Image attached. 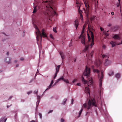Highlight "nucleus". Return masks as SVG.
I'll use <instances>...</instances> for the list:
<instances>
[{
	"label": "nucleus",
	"mask_w": 122,
	"mask_h": 122,
	"mask_svg": "<svg viewBox=\"0 0 122 122\" xmlns=\"http://www.w3.org/2000/svg\"><path fill=\"white\" fill-rule=\"evenodd\" d=\"M62 56V57H61V58H62V59L63 60V59H64L65 58V56Z\"/></svg>",
	"instance_id": "48"
},
{
	"label": "nucleus",
	"mask_w": 122,
	"mask_h": 122,
	"mask_svg": "<svg viewBox=\"0 0 122 122\" xmlns=\"http://www.w3.org/2000/svg\"><path fill=\"white\" fill-rule=\"evenodd\" d=\"M90 74V69L87 67V66H86L85 70L84 71L83 74L84 76H86V77L88 78L89 80L88 82L87 83L88 86L89 85V84L91 85L93 83L92 78L91 77L89 78Z\"/></svg>",
	"instance_id": "5"
},
{
	"label": "nucleus",
	"mask_w": 122,
	"mask_h": 122,
	"mask_svg": "<svg viewBox=\"0 0 122 122\" xmlns=\"http://www.w3.org/2000/svg\"><path fill=\"white\" fill-rule=\"evenodd\" d=\"M53 82H54L53 80H52L51 81V83L48 86H47V88L45 90L44 92L43 93V94H44V92L45 91H46L52 88L53 86V85H52L53 84Z\"/></svg>",
	"instance_id": "7"
},
{
	"label": "nucleus",
	"mask_w": 122,
	"mask_h": 122,
	"mask_svg": "<svg viewBox=\"0 0 122 122\" xmlns=\"http://www.w3.org/2000/svg\"><path fill=\"white\" fill-rule=\"evenodd\" d=\"M82 81L83 83L84 84H86L87 83V81L86 80H85L84 78L83 77H82Z\"/></svg>",
	"instance_id": "15"
},
{
	"label": "nucleus",
	"mask_w": 122,
	"mask_h": 122,
	"mask_svg": "<svg viewBox=\"0 0 122 122\" xmlns=\"http://www.w3.org/2000/svg\"><path fill=\"white\" fill-rule=\"evenodd\" d=\"M53 111V110H50L49 111V112H48V114H49L50 113L52 112Z\"/></svg>",
	"instance_id": "39"
},
{
	"label": "nucleus",
	"mask_w": 122,
	"mask_h": 122,
	"mask_svg": "<svg viewBox=\"0 0 122 122\" xmlns=\"http://www.w3.org/2000/svg\"><path fill=\"white\" fill-rule=\"evenodd\" d=\"M76 6H77V7L78 8V10L79 11L80 10L81 11V10H80V7L81 6L80 4H77Z\"/></svg>",
	"instance_id": "23"
},
{
	"label": "nucleus",
	"mask_w": 122,
	"mask_h": 122,
	"mask_svg": "<svg viewBox=\"0 0 122 122\" xmlns=\"http://www.w3.org/2000/svg\"><path fill=\"white\" fill-rule=\"evenodd\" d=\"M35 122V121H34V120H32V121H31V122Z\"/></svg>",
	"instance_id": "60"
},
{
	"label": "nucleus",
	"mask_w": 122,
	"mask_h": 122,
	"mask_svg": "<svg viewBox=\"0 0 122 122\" xmlns=\"http://www.w3.org/2000/svg\"><path fill=\"white\" fill-rule=\"evenodd\" d=\"M53 30L55 32H57L56 29L54 28H53Z\"/></svg>",
	"instance_id": "38"
},
{
	"label": "nucleus",
	"mask_w": 122,
	"mask_h": 122,
	"mask_svg": "<svg viewBox=\"0 0 122 122\" xmlns=\"http://www.w3.org/2000/svg\"><path fill=\"white\" fill-rule=\"evenodd\" d=\"M97 106L95 100L93 98L89 99L87 102L84 104L82 107L87 108L89 110L91 109L93 106L97 107Z\"/></svg>",
	"instance_id": "4"
},
{
	"label": "nucleus",
	"mask_w": 122,
	"mask_h": 122,
	"mask_svg": "<svg viewBox=\"0 0 122 122\" xmlns=\"http://www.w3.org/2000/svg\"><path fill=\"white\" fill-rule=\"evenodd\" d=\"M60 79H59L56 80V82L57 83H58V82L59 81H60V80H59Z\"/></svg>",
	"instance_id": "36"
},
{
	"label": "nucleus",
	"mask_w": 122,
	"mask_h": 122,
	"mask_svg": "<svg viewBox=\"0 0 122 122\" xmlns=\"http://www.w3.org/2000/svg\"><path fill=\"white\" fill-rule=\"evenodd\" d=\"M114 74V72L112 71H110L109 72L108 74L109 76H111L113 75Z\"/></svg>",
	"instance_id": "18"
},
{
	"label": "nucleus",
	"mask_w": 122,
	"mask_h": 122,
	"mask_svg": "<svg viewBox=\"0 0 122 122\" xmlns=\"http://www.w3.org/2000/svg\"><path fill=\"white\" fill-rule=\"evenodd\" d=\"M76 58H75V59H74V62H76Z\"/></svg>",
	"instance_id": "59"
},
{
	"label": "nucleus",
	"mask_w": 122,
	"mask_h": 122,
	"mask_svg": "<svg viewBox=\"0 0 122 122\" xmlns=\"http://www.w3.org/2000/svg\"><path fill=\"white\" fill-rule=\"evenodd\" d=\"M71 104L72 105L73 104V102H74V100H73V99H71Z\"/></svg>",
	"instance_id": "41"
},
{
	"label": "nucleus",
	"mask_w": 122,
	"mask_h": 122,
	"mask_svg": "<svg viewBox=\"0 0 122 122\" xmlns=\"http://www.w3.org/2000/svg\"><path fill=\"white\" fill-rule=\"evenodd\" d=\"M57 83L55 82L54 84L53 85V86H55L56 84Z\"/></svg>",
	"instance_id": "52"
},
{
	"label": "nucleus",
	"mask_w": 122,
	"mask_h": 122,
	"mask_svg": "<svg viewBox=\"0 0 122 122\" xmlns=\"http://www.w3.org/2000/svg\"><path fill=\"white\" fill-rule=\"evenodd\" d=\"M32 92L31 91H29L28 92H27V94H28V95H29V94H30Z\"/></svg>",
	"instance_id": "34"
},
{
	"label": "nucleus",
	"mask_w": 122,
	"mask_h": 122,
	"mask_svg": "<svg viewBox=\"0 0 122 122\" xmlns=\"http://www.w3.org/2000/svg\"><path fill=\"white\" fill-rule=\"evenodd\" d=\"M67 100V99L66 98H65L64 99L63 101L62 102V104L63 105H64L66 104V102Z\"/></svg>",
	"instance_id": "19"
},
{
	"label": "nucleus",
	"mask_w": 122,
	"mask_h": 122,
	"mask_svg": "<svg viewBox=\"0 0 122 122\" xmlns=\"http://www.w3.org/2000/svg\"><path fill=\"white\" fill-rule=\"evenodd\" d=\"M36 6H34V10L33 12V13H35L36 11Z\"/></svg>",
	"instance_id": "22"
},
{
	"label": "nucleus",
	"mask_w": 122,
	"mask_h": 122,
	"mask_svg": "<svg viewBox=\"0 0 122 122\" xmlns=\"http://www.w3.org/2000/svg\"><path fill=\"white\" fill-rule=\"evenodd\" d=\"M24 59L22 57L20 58V60L22 61H23L24 60Z\"/></svg>",
	"instance_id": "45"
},
{
	"label": "nucleus",
	"mask_w": 122,
	"mask_h": 122,
	"mask_svg": "<svg viewBox=\"0 0 122 122\" xmlns=\"http://www.w3.org/2000/svg\"><path fill=\"white\" fill-rule=\"evenodd\" d=\"M84 11L86 15L87 16L88 14L90 13V11L89 10V7L87 8H86V9L84 10Z\"/></svg>",
	"instance_id": "9"
},
{
	"label": "nucleus",
	"mask_w": 122,
	"mask_h": 122,
	"mask_svg": "<svg viewBox=\"0 0 122 122\" xmlns=\"http://www.w3.org/2000/svg\"><path fill=\"white\" fill-rule=\"evenodd\" d=\"M40 96H37V99H38L37 102H38V104H39L40 101ZM37 106H38V105H37Z\"/></svg>",
	"instance_id": "21"
},
{
	"label": "nucleus",
	"mask_w": 122,
	"mask_h": 122,
	"mask_svg": "<svg viewBox=\"0 0 122 122\" xmlns=\"http://www.w3.org/2000/svg\"><path fill=\"white\" fill-rule=\"evenodd\" d=\"M34 27L36 29V38L37 41L38 42L40 38L41 41L42 36L43 37H46V35L44 32V29H43L42 30V34L41 33L40 31L39 30L37 26L35 24H33Z\"/></svg>",
	"instance_id": "3"
},
{
	"label": "nucleus",
	"mask_w": 122,
	"mask_h": 122,
	"mask_svg": "<svg viewBox=\"0 0 122 122\" xmlns=\"http://www.w3.org/2000/svg\"><path fill=\"white\" fill-rule=\"evenodd\" d=\"M17 61L16 60H15L14 61V62L16 63L17 62Z\"/></svg>",
	"instance_id": "56"
},
{
	"label": "nucleus",
	"mask_w": 122,
	"mask_h": 122,
	"mask_svg": "<svg viewBox=\"0 0 122 122\" xmlns=\"http://www.w3.org/2000/svg\"><path fill=\"white\" fill-rule=\"evenodd\" d=\"M77 81V80L76 79H74L73 80V81H72V82L73 83H74L75 82H76Z\"/></svg>",
	"instance_id": "33"
},
{
	"label": "nucleus",
	"mask_w": 122,
	"mask_h": 122,
	"mask_svg": "<svg viewBox=\"0 0 122 122\" xmlns=\"http://www.w3.org/2000/svg\"><path fill=\"white\" fill-rule=\"evenodd\" d=\"M76 4H80V3L79 2L77 1H76Z\"/></svg>",
	"instance_id": "49"
},
{
	"label": "nucleus",
	"mask_w": 122,
	"mask_h": 122,
	"mask_svg": "<svg viewBox=\"0 0 122 122\" xmlns=\"http://www.w3.org/2000/svg\"><path fill=\"white\" fill-rule=\"evenodd\" d=\"M10 58L9 57L6 58L5 59V61L8 64L10 63Z\"/></svg>",
	"instance_id": "10"
},
{
	"label": "nucleus",
	"mask_w": 122,
	"mask_h": 122,
	"mask_svg": "<svg viewBox=\"0 0 122 122\" xmlns=\"http://www.w3.org/2000/svg\"><path fill=\"white\" fill-rule=\"evenodd\" d=\"M61 122H64V120L63 119L61 118Z\"/></svg>",
	"instance_id": "37"
},
{
	"label": "nucleus",
	"mask_w": 122,
	"mask_h": 122,
	"mask_svg": "<svg viewBox=\"0 0 122 122\" xmlns=\"http://www.w3.org/2000/svg\"><path fill=\"white\" fill-rule=\"evenodd\" d=\"M102 47L103 48L105 49L106 48V46L105 45H103L102 46Z\"/></svg>",
	"instance_id": "40"
},
{
	"label": "nucleus",
	"mask_w": 122,
	"mask_h": 122,
	"mask_svg": "<svg viewBox=\"0 0 122 122\" xmlns=\"http://www.w3.org/2000/svg\"><path fill=\"white\" fill-rule=\"evenodd\" d=\"M113 38L115 39H117L119 40L120 39V38L118 35L115 34L113 37Z\"/></svg>",
	"instance_id": "11"
},
{
	"label": "nucleus",
	"mask_w": 122,
	"mask_h": 122,
	"mask_svg": "<svg viewBox=\"0 0 122 122\" xmlns=\"http://www.w3.org/2000/svg\"><path fill=\"white\" fill-rule=\"evenodd\" d=\"M94 51H92L91 52V57L92 56V54L93 53Z\"/></svg>",
	"instance_id": "54"
},
{
	"label": "nucleus",
	"mask_w": 122,
	"mask_h": 122,
	"mask_svg": "<svg viewBox=\"0 0 122 122\" xmlns=\"http://www.w3.org/2000/svg\"><path fill=\"white\" fill-rule=\"evenodd\" d=\"M39 72V71H38V69L37 70V72L36 73H37V72Z\"/></svg>",
	"instance_id": "62"
},
{
	"label": "nucleus",
	"mask_w": 122,
	"mask_h": 122,
	"mask_svg": "<svg viewBox=\"0 0 122 122\" xmlns=\"http://www.w3.org/2000/svg\"><path fill=\"white\" fill-rule=\"evenodd\" d=\"M119 4H120V3H118L117 4V7H119Z\"/></svg>",
	"instance_id": "47"
},
{
	"label": "nucleus",
	"mask_w": 122,
	"mask_h": 122,
	"mask_svg": "<svg viewBox=\"0 0 122 122\" xmlns=\"http://www.w3.org/2000/svg\"><path fill=\"white\" fill-rule=\"evenodd\" d=\"M111 14L112 15H114V13L113 12H112L111 13Z\"/></svg>",
	"instance_id": "50"
},
{
	"label": "nucleus",
	"mask_w": 122,
	"mask_h": 122,
	"mask_svg": "<svg viewBox=\"0 0 122 122\" xmlns=\"http://www.w3.org/2000/svg\"><path fill=\"white\" fill-rule=\"evenodd\" d=\"M60 54L61 57H62V56H65L64 54V53H63L62 52H60Z\"/></svg>",
	"instance_id": "28"
},
{
	"label": "nucleus",
	"mask_w": 122,
	"mask_h": 122,
	"mask_svg": "<svg viewBox=\"0 0 122 122\" xmlns=\"http://www.w3.org/2000/svg\"><path fill=\"white\" fill-rule=\"evenodd\" d=\"M38 91H35L34 92V93L35 94H37L38 93Z\"/></svg>",
	"instance_id": "44"
},
{
	"label": "nucleus",
	"mask_w": 122,
	"mask_h": 122,
	"mask_svg": "<svg viewBox=\"0 0 122 122\" xmlns=\"http://www.w3.org/2000/svg\"><path fill=\"white\" fill-rule=\"evenodd\" d=\"M112 63V61H111L107 59H106L104 64L105 66H107L111 64Z\"/></svg>",
	"instance_id": "8"
},
{
	"label": "nucleus",
	"mask_w": 122,
	"mask_h": 122,
	"mask_svg": "<svg viewBox=\"0 0 122 122\" xmlns=\"http://www.w3.org/2000/svg\"><path fill=\"white\" fill-rule=\"evenodd\" d=\"M19 66V64H17L16 65V67H18Z\"/></svg>",
	"instance_id": "61"
},
{
	"label": "nucleus",
	"mask_w": 122,
	"mask_h": 122,
	"mask_svg": "<svg viewBox=\"0 0 122 122\" xmlns=\"http://www.w3.org/2000/svg\"><path fill=\"white\" fill-rule=\"evenodd\" d=\"M84 3L85 4V5L86 6V8H87L89 7V6L87 4V3L85 2H84Z\"/></svg>",
	"instance_id": "25"
},
{
	"label": "nucleus",
	"mask_w": 122,
	"mask_h": 122,
	"mask_svg": "<svg viewBox=\"0 0 122 122\" xmlns=\"http://www.w3.org/2000/svg\"><path fill=\"white\" fill-rule=\"evenodd\" d=\"M82 110H83V109H81V110L80 111V112H79V116L78 117H79L81 115V113L82 112Z\"/></svg>",
	"instance_id": "26"
},
{
	"label": "nucleus",
	"mask_w": 122,
	"mask_h": 122,
	"mask_svg": "<svg viewBox=\"0 0 122 122\" xmlns=\"http://www.w3.org/2000/svg\"><path fill=\"white\" fill-rule=\"evenodd\" d=\"M88 30L89 31L90 34L91 35V39L90 37L89 34H87L88 41L87 43L85 42V38L84 35L83 34L84 32V30L83 28L81 32V34L79 37V39H80L81 40V43L84 45L85 47V50H87L88 48L89 47L91 48L94 45L93 41L94 36L93 34V33L95 31V30L92 28L91 30L90 28L89 25H88Z\"/></svg>",
	"instance_id": "2"
},
{
	"label": "nucleus",
	"mask_w": 122,
	"mask_h": 122,
	"mask_svg": "<svg viewBox=\"0 0 122 122\" xmlns=\"http://www.w3.org/2000/svg\"><path fill=\"white\" fill-rule=\"evenodd\" d=\"M57 73L56 72V73H55V75L53 77L54 79H55L56 78V77L57 75Z\"/></svg>",
	"instance_id": "30"
},
{
	"label": "nucleus",
	"mask_w": 122,
	"mask_h": 122,
	"mask_svg": "<svg viewBox=\"0 0 122 122\" xmlns=\"http://www.w3.org/2000/svg\"><path fill=\"white\" fill-rule=\"evenodd\" d=\"M64 81L65 82L67 83H69V81H68V80H67V79L66 80H64Z\"/></svg>",
	"instance_id": "29"
},
{
	"label": "nucleus",
	"mask_w": 122,
	"mask_h": 122,
	"mask_svg": "<svg viewBox=\"0 0 122 122\" xmlns=\"http://www.w3.org/2000/svg\"><path fill=\"white\" fill-rule=\"evenodd\" d=\"M119 1V3H120V0H118Z\"/></svg>",
	"instance_id": "64"
},
{
	"label": "nucleus",
	"mask_w": 122,
	"mask_h": 122,
	"mask_svg": "<svg viewBox=\"0 0 122 122\" xmlns=\"http://www.w3.org/2000/svg\"><path fill=\"white\" fill-rule=\"evenodd\" d=\"M122 41H121V43H119L118 45H120V44H122Z\"/></svg>",
	"instance_id": "55"
},
{
	"label": "nucleus",
	"mask_w": 122,
	"mask_h": 122,
	"mask_svg": "<svg viewBox=\"0 0 122 122\" xmlns=\"http://www.w3.org/2000/svg\"><path fill=\"white\" fill-rule=\"evenodd\" d=\"M103 34L104 35L106 36H108V34L107 32H106V31H104L103 33Z\"/></svg>",
	"instance_id": "24"
},
{
	"label": "nucleus",
	"mask_w": 122,
	"mask_h": 122,
	"mask_svg": "<svg viewBox=\"0 0 122 122\" xmlns=\"http://www.w3.org/2000/svg\"><path fill=\"white\" fill-rule=\"evenodd\" d=\"M12 97V96H10L9 97V99H10Z\"/></svg>",
	"instance_id": "53"
},
{
	"label": "nucleus",
	"mask_w": 122,
	"mask_h": 122,
	"mask_svg": "<svg viewBox=\"0 0 122 122\" xmlns=\"http://www.w3.org/2000/svg\"><path fill=\"white\" fill-rule=\"evenodd\" d=\"M102 57L103 58H104L105 57H107V54H102Z\"/></svg>",
	"instance_id": "27"
},
{
	"label": "nucleus",
	"mask_w": 122,
	"mask_h": 122,
	"mask_svg": "<svg viewBox=\"0 0 122 122\" xmlns=\"http://www.w3.org/2000/svg\"><path fill=\"white\" fill-rule=\"evenodd\" d=\"M96 65L95 67L94 65L92 66V67L93 69V72L95 73H96L98 74V77L99 79V87L100 91L99 95H101V91L102 89V79L103 78V71L101 70V62L99 60H97L94 63Z\"/></svg>",
	"instance_id": "1"
},
{
	"label": "nucleus",
	"mask_w": 122,
	"mask_h": 122,
	"mask_svg": "<svg viewBox=\"0 0 122 122\" xmlns=\"http://www.w3.org/2000/svg\"><path fill=\"white\" fill-rule=\"evenodd\" d=\"M10 107V106H7V108H8V107Z\"/></svg>",
	"instance_id": "63"
},
{
	"label": "nucleus",
	"mask_w": 122,
	"mask_h": 122,
	"mask_svg": "<svg viewBox=\"0 0 122 122\" xmlns=\"http://www.w3.org/2000/svg\"><path fill=\"white\" fill-rule=\"evenodd\" d=\"M86 89V91L89 94H90L89 93V92H90V90H89V89L88 88V87H86L85 88Z\"/></svg>",
	"instance_id": "20"
},
{
	"label": "nucleus",
	"mask_w": 122,
	"mask_h": 122,
	"mask_svg": "<svg viewBox=\"0 0 122 122\" xmlns=\"http://www.w3.org/2000/svg\"><path fill=\"white\" fill-rule=\"evenodd\" d=\"M33 79H32L31 80L29 81V83H30L32 82V81H33Z\"/></svg>",
	"instance_id": "42"
},
{
	"label": "nucleus",
	"mask_w": 122,
	"mask_h": 122,
	"mask_svg": "<svg viewBox=\"0 0 122 122\" xmlns=\"http://www.w3.org/2000/svg\"><path fill=\"white\" fill-rule=\"evenodd\" d=\"M60 66V65L57 66V67L56 69V73H58V72Z\"/></svg>",
	"instance_id": "17"
},
{
	"label": "nucleus",
	"mask_w": 122,
	"mask_h": 122,
	"mask_svg": "<svg viewBox=\"0 0 122 122\" xmlns=\"http://www.w3.org/2000/svg\"><path fill=\"white\" fill-rule=\"evenodd\" d=\"M115 77L117 78H119L120 77V75L119 73H117L115 75Z\"/></svg>",
	"instance_id": "16"
},
{
	"label": "nucleus",
	"mask_w": 122,
	"mask_h": 122,
	"mask_svg": "<svg viewBox=\"0 0 122 122\" xmlns=\"http://www.w3.org/2000/svg\"><path fill=\"white\" fill-rule=\"evenodd\" d=\"M7 55V56H8L9 55V52H7L6 54Z\"/></svg>",
	"instance_id": "58"
},
{
	"label": "nucleus",
	"mask_w": 122,
	"mask_h": 122,
	"mask_svg": "<svg viewBox=\"0 0 122 122\" xmlns=\"http://www.w3.org/2000/svg\"><path fill=\"white\" fill-rule=\"evenodd\" d=\"M75 24L76 27V29L78 25V21L77 20H76L75 21Z\"/></svg>",
	"instance_id": "14"
},
{
	"label": "nucleus",
	"mask_w": 122,
	"mask_h": 122,
	"mask_svg": "<svg viewBox=\"0 0 122 122\" xmlns=\"http://www.w3.org/2000/svg\"><path fill=\"white\" fill-rule=\"evenodd\" d=\"M39 115L40 116V118L41 119L42 118V115L41 113H39Z\"/></svg>",
	"instance_id": "32"
},
{
	"label": "nucleus",
	"mask_w": 122,
	"mask_h": 122,
	"mask_svg": "<svg viewBox=\"0 0 122 122\" xmlns=\"http://www.w3.org/2000/svg\"><path fill=\"white\" fill-rule=\"evenodd\" d=\"M67 23V22H66V21H65V22L64 23V24H66V23Z\"/></svg>",
	"instance_id": "57"
},
{
	"label": "nucleus",
	"mask_w": 122,
	"mask_h": 122,
	"mask_svg": "<svg viewBox=\"0 0 122 122\" xmlns=\"http://www.w3.org/2000/svg\"><path fill=\"white\" fill-rule=\"evenodd\" d=\"M50 37L52 39H54V38L52 35L51 34L50 35Z\"/></svg>",
	"instance_id": "35"
},
{
	"label": "nucleus",
	"mask_w": 122,
	"mask_h": 122,
	"mask_svg": "<svg viewBox=\"0 0 122 122\" xmlns=\"http://www.w3.org/2000/svg\"><path fill=\"white\" fill-rule=\"evenodd\" d=\"M100 29L101 31H102L104 30L103 29L102 27L100 28Z\"/></svg>",
	"instance_id": "51"
},
{
	"label": "nucleus",
	"mask_w": 122,
	"mask_h": 122,
	"mask_svg": "<svg viewBox=\"0 0 122 122\" xmlns=\"http://www.w3.org/2000/svg\"><path fill=\"white\" fill-rule=\"evenodd\" d=\"M110 44L112 45V47H114L116 45V44L115 42L113 41H111L110 43Z\"/></svg>",
	"instance_id": "13"
},
{
	"label": "nucleus",
	"mask_w": 122,
	"mask_h": 122,
	"mask_svg": "<svg viewBox=\"0 0 122 122\" xmlns=\"http://www.w3.org/2000/svg\"><path fill=\"white\" fill-rule=\"evenodd\" d=\"M59 79H60V81L61 80H62L64 81V79L63 78V76H62Z\"/></svg>",
	"instance_id": "31"
},
{
	"label": "nucleus",
	"mask_w": 122,
	"mask_h": 122,
	"mask_svg": "<svg viewBox=\"0 0 122 122\" xmlns=\"http://www.w3.org/2000/svg\"><path fill=\"white\" fill-rule=\"evenodd\" d=\"M7 119V118L5 117H2L0 119V122H6Z\"/></svg>",
	"instance_id": "12"
},
{
	"label": "nucleus",
	"mask_w": 122,
	"mask_h": 122,
	"mask_svg": "<svg viewBox=\"0 0 122 122\" xmlns=\"http://www.w3.org/2000/svg\"><path fill=\"white\" fill-rule=\"evenodd\" d=\"M111 25V24L110 23L108 24L107 25V26L109 27H110Z\"/></svg>",
	"instance_id": "43"
},
{
	"label": "nucleus",
	"mask_w": 122,
	"mask_h": 122,
	"mask_svg": "<svg viewBox=\"0 0 122 122\" xmlns=\"http://www.w3.org/2000/svg\"><path fill=\"white\" fill-rule=\"evenodd\" d=\"M80 85H81V83H77V86H81Z\"/></svg>",
	"instance_id": "46"
},
{
	"label": "nucleus",
	"mask_w": 122,
	"mask_h": 122,
	"mask_svg": "<svg viewBox=\"0 0 122 122\" xmlns=\"http://www.w3.org/2000/svg\"><path fill=\"white\" fill-rule=\"evenodd\" d=\"M46 9L47 10L48 15L49 16H53L56 14V12L53 10V8L50 5L46 6Z\"/></svg>",
	"instance_id": "6"
}]
</instances>
